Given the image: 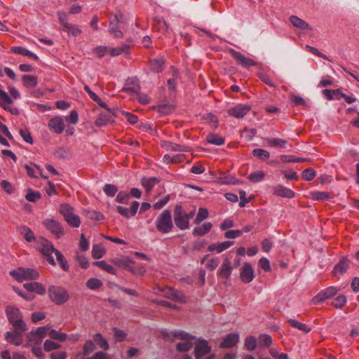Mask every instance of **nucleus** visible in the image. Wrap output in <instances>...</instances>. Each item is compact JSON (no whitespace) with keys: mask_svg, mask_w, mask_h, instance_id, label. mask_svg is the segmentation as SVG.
<instances>
[{"mask_svg":"<svg viewBox=\"0 0 359 359\" xmlns=\"http://www.w3.org/2000/svg\"><path fill=\"white\" fill-rule=\"evenodd\" d=\"M6 314L14 330H22L23 328H27L22 319V313L18 308L13 306H7Z\"/></svg>","mask_w":359,"mask_h":359,"instance_id":"nucleus-1","label":"nucleus"},{"mask_svg":"<svg viewBox=\"0 0 359 359\" xmlns=\"http://www.w3.org/2000/svg\"><path fill=\"white\" fill-rule=\"evenodd\" d=\"M59 211L70 226L77 228L80 226V217L79 215L75 214L73 207L67 203L62 204L60 207Z\"/></svg>","mask_w":359,"mask_h":359,"instance_id":"nucleus-2","label":"nucleus"},{"mask_svg":"<svg viewBox=\"0 0 359 359\" xmlns=\"http://www.w3.org/2000/svg\"><path fill=\"white\" fill-rule=\"evenodd\" d=\"M173 226L171 213L168 210H164L156 220V227L161 233H169Z\"/></svg>","mask_w":359,"mask_h":359,"instance_id":"nucleus-3","label":"nucleus"},{"mask_svg":"<svg viewBox=\"0 0 359 359\" xmlns=\"http://www.w3.org/2000/svg\"><path fill=\"white\" fill-rule=\"evenodd\" d=\"M10 275L18 282L29 280H36L39 277V272L30 268L19 267L10 272Z\"/></svg>","mask_w":359,"mask_h":359,"instance_id":"nucleus-4","label":"nucleus"},{"mask_svg":"<svg viewBox=\"0 0 359 359\" xmlns=\"http://www.w3.org/2000/svg\"><path fill=\"white\" fill-rule=\"evenodd\" d=\"M48 295L51 301L57 305L65 304L69 298L65 289L57 286H51L48 288Z\"/></svg>","mask_w":359,"mask_h":359,"instance_id":"nucleus-5","label":"nucleus"},{"mask_svg":"<svg viewBox=\"0 0 359 359\" xmlns=\"http://www.w3.org/2000/svg\"><path fill=\"white\" fill-rule=\"evenodd\" d=\"M211 346L208 341L199 339L195 346L194 353L196 359H213L214 353H210Z\"/></svg>","mask_w":359,"mask_h":359,"instance_id":"nucleus-6","label":"nucleus"},{"mask_svg":"<svg viewBox=\"0 0 359 359\" xmlns=\"http://www.w3.org/2000/svg\"><path fill=\"white\" fill-rule=\"evenodd\" d=\"M36 248L46 257L47 261L50 264L53 265L55 264L52 254L57 250L53 248L50 242L43 238H40L37 241Z\"/></svg>","mask_w":359,"mask_h":359,"instance_id":"nucleus-7","label":"nucleus"},{"mask_svg":"<svg viewBox=\"0 0 359 359\" xmlns=\"http://www.w3.org/2000/svg\"><path fill=\"white\" fill-rule=\"evenodd\" d=\"M172 334L175 338L182 340V341L179 342L177 345V351L186 352L191 348L194 338L191 335L181 330L174 331Z\"/></svg>","mask_w":359,"mask_h":359,"instance_id":"nucleus-8","label":"nucleus"},{"mask_svg":"<svg viewBox=\"0 0 359 359\" xmlns=\"http://www.w3.org/2000/svg\"><path fill=\"white\" fill-rule=\"evenodd\" d=\"M116 263L128 269L136 275H143L146 271V269L143 266L135 265V262L128 257H123L116 261Z\"/></svg>","mask_w":359,"mask_h":359,"instance_id":"nucleus-9","label":"nucleus"},{"mask_svg":"<svg viewBox=\"0 0 359 359\" xmlns=\"http://www.w3.org/2000/svg\"><path fill=\"white\" fill-rule=\"evenodd\" d=\"M43 226L53 234L56 238H59L64 234V230L62 225L53 218H48L43 221Z\"/></svg>","mask_w":359,"mask_h":359,"instance_id":"nucleus-10","label":"nucleus"},{"mask_svg":"<svg viewBox=\"0 0 359 359\" xmlns=\"http://www.w3.org/2000/svg\"><path fill=\"white\" fill-rule=\"evenodd\" d=\"M49 330L50 327L47 325L39 327L36 330L31 331L27 334L29 341L35 344H40L43 339L47 335Z\"/></svg>","mask_w":359,"mask_h":359,"instance_id":"nucleus-11","label":"nucleus"},{"mask_svg":"<svg viewBox=\"0 0 359 359\" xmlns=\"http://www.w3.org/2000/svg\"><path fill=\"white\" fill-rule=\"evenodd\" d=\"M231 56L236 60L237 64L241 65L243 67H249L251 66L255 65L256 62L251 58L245 57L244 55L241 53L231 49L229 50Z\"/></svg>","mask_w":359,"mask_h":359,"instance_id":"nucleus-12","label":"nucleus"},{"mask_svg":"<svg viewBox=\"0 0 359 359\" xmlns=\"http://www.w3.org/2000/svg\"><path fill=\"white\" fill-rule=\"evenodd\" d=\"M27 330V328H23L22 330L13 329V332H7L6 333V341L16 346L22 344V334Z\"/></svg>","mask_w":359,"mask_h":359,"instance_id":"nucleus-13","label":"nucleus"},{"mask_svg":"<svg viewBox=\"0 0 359 359\" xmlns=\"http://www.w3.org/2000/svg\"><path fill=\"white\" fill-rule=\"evenodd\" d=\"M49 130L54 133L61 134L65 129L64 120L60 116H55L50 119L48 123Z\"/></svg>","mask_w":359,"mask_h":359,"instance_id":"nucleus-14","label":"nucleus"},{"mask_svg":"<svg viewBox=\"0 0 359 359\" xmlns=\"http://www.w3.org/2000/svg\"><path fill=\"white\" fill-rule=\"evenodd\" d=\"M251 109L250 106L248 104H237L233 107H231L228 109V114L233 116L236 118H243L245 115H246L250 110Z\"/></svg>","mask_w":359,"mask_h":359,"instance_id":"nucleus-15","label":"nucleus"},{"mask_svg":"<svg viewBox=\"0 0 359 359\" xmlns=\"http://www.w3.org/2000/svg\"><path fill=\"white\" fill-rule=\"evenodd\" d=\"M13 103L12 98L6 92L0 88V107L4 109L10 111L13 114H17L18 111L15 108H12L10 105Z\"/></svg>","mask_w":359,"mask_h":359,"instance_id":"nucleus-16","label":"nucleus"},{"mask_svg":"<svg viewBox=\"0 0 359 359\" xmlns=\"http://www.w3.org/2000/svg\"><path fill=\"white\" fill-rule=\"evenodd\" d=\"M255 278L254 270L250 263L245 262L241 269V279L245 283H249Z\"/></svg>","mask_w":359,"mask_h":359,"instance_id":"nucleus-17","label":"nucleus"},{"mask_svg":"<svg viewBox=\"0 0 359 359\" xmlns=\"http://www.w3.org/2000/svg\"><path fill=\"white\" fill-rule=\"evenodd\" d=\"M113 122H114V114L111 110H107L100 114L95 124L97 126L102 127Z\"/></svg>","mask_w":359,"mask_h":359,"instance_id":"nucleus-18","label":"nucleus"},{"mask_svg":"<svg viewBox=\"0 0 359 359\" xmlns=\"http://www.w3.org/2000/svg\"><path fill=\"white\" fill-rule=\"evenodd\" d=\"M122 15H120V18L118 15H115L114 18L110 20L109 25V31L115 38H121L123 34L119 28V23Z\"/></svg>","mask_w":359,"mask_h":359,"instance_id":"nucleus-19","label":"nucleus"},{"mask_svg":"<svg viewBox=\"0 0 359 359\" xmlns=\"http://www.w3.org/2000/svg\"><path fill=\"white\" fill-rule=\"evenodd\" d=\"M140 203L137 201H133L130 208H127L123 206H117L116 210L122 216L128 218L130 217H133L136 215L137 210L139 208Z\"/></svg>","mask_w":359,"mask_h":359,"instance_id":"nucleus-20","label":"nucleus"},{"mask_svg":"<svg viewBox=\"0 0 359 359\" xmlns=\"http://www.w3.org/2000/svg\"><path fill=\"white\" fill-rule=\"evenodd\" d=\"M337 292V289L334 287H329L320 291L313 299L315 302H321L331 298Z\"/></svg>","mask_w":359,"mask_h":359,"instance_id":"nucleus-21","label":"nucleus"},{"mask_svg":"<svg viewBox=\"0 0 359 359\" xmlns=\"http://www.w3.org/2000/svg\"><path fill=\"white\" fill-rule=\"evenodd\" d=\"M239 334L238 333H230L227 334L220 344L221 348H231L235 346L239 341Z\"/></svg>","mask_w":359,"mask_h":359,"instance_id":"nucleus-22","label":"nucleus"},{"mask_svg":"<svg viewBox=\"0 0 359 359\" xmlns=\"http://www.w3.org/2000/svg\"><path fill=\"white\" fill-rule=\"evenodd\" d=\"M160 182V179L156 177H143L141 180V184L144 188L147 194H149L154 187Z\"/></svg>","mask_w":359,"mask_h":359,"instance_id":"nucleus-23","label":"nucleus"},{"mask_svg":"<svg viewBox=\"0 0 359 359\" xmlns=\"http://www.w3.org/2000/svg\"><path fill=\"white\" fill-rule=\"evenodd\" d=\"M273 194L276 196L287 198H292L295 195L292 189L285 187L281 184L273 187Z\"/></svg>","mask_w":359,"mask_h":359,"instance_id":"nucleus-24","label":"nucleus"},{"mask_svg":"<svg viewBox=\"0 0 359 359\" xmlns=\"http://www.w3.org/2000/svg\"><path fill=\"white\" fill-rule=\"evenodd\" d=\"M232 271L233 268L231 264V261L228 258H225L217 273L222 278L227 279L231 276Z\"/></svg>","mask_w":359,"mask_h":359,"instance_id":"nucleus-25","label":"nucleus"},{"mask_svg":"<svg viewBox=\"0 0 359 359\" xmlns=\"http://www.w3.org/2000/svg\"><path fill=\"white\" fill-rule=\"evenodd\" d=\"M232 245L233 243L231 241H224L220 243H212L208 246V250L210 252L215 251L217 253H221Z\"/></svg>","mask_w":359,"mask_h":359,"instance_id":"nucleus-26","label":"nucleus"},{"mask_svg":"<svg viewBox=\"0 0 359 359\" xmlns=\"http://www.w3.org/2000/svg\"><path fill=\"white\" fill-rule=\"evenodd\" d=\"M11 51L12 53H15V54H18V55H25V56H27V57H32V58H33L35 60H39V57L36 54L32 53L31 51H29L27 48H23L22 46H13V47H12L11 48Z\"/></svg>","mask_w":359,"mask_h":359,"instance_id":"nucleus-27","label":"nucleus"},{"mask_svg":"<svg viewBox=\"0 0 359 359\" xmlns=\"http://www.w3.org/2000/svg\"><path fill=\"white\" fill-rule=\"evenodd\" d=\"M174 222L177 227L180 230H185L189 228V220L187 219V213L180 217H174Z\"/></svg>","mask_w":359,"mask_h":359,"instance_id":"nucleus-28","label":"nucleus"},{"mask_svg":"<svg viewBox=\"0 0 359 359\" xmlns=\"http://www.w3.org/2000/svg\"><path fill=\"white\" fill-rule=\"evenodd\" d=\"M212 224L210 222H205L203 225L194 229L192 234L194 236H201L208 233L212 229Z\"/></svg>","mask_w":359,"mask_h":359,"instance_id":"nucleus-29","label":"nucleus"},{"mask_svg":"<svg viewBox=\"0 0 359 359\" xmlns=\"http://www.w3.org/2000/svg\"><path fill=\"white\" fill-rule=\"evenodd\" d=\"M309 197L314 201H325L330 198V194L327 191H311Z\"/></svg>","mask_w":359,"mask_h":359,"instance_id":"nucleus-30","label":"nucleus"},{"mask_svg":"<svg viewBox=\"0 0 359 359\" xmlns=\"http://www.w3.org/2000/svg\"><path fill=\"white\" fill-rule=\"evenodd\" d=\"M290 22L293 26L300 28L302 29H311L310 26L305 21L298 18L297 16L292 15L290 18Z\"/></svg>","mask_w":359,"mask_h":359,"instance_id":"nucleus-31","label":"nucleus"},{"mask_svg":"<svg viewBox=\"0 0 359 359\" xmlns=\"http://www.w3.org/2000/svg\"><path fill=\"white\" fill-rule=\"evenodd\" d=\"M130 46L126 43L122 44L121 46L117 48H109V54L111 56H117L121 55L123 53H129Z\"/></svg>","mask_w":359,"mask_h":359,"instance_id":"nucleus-32","label":"nucleus"},{"mask_svg":"<svg viewBox=\"0 0 359 359\" xmlns=\"http://www.w3.org/2000/svg\"><path fill=\"white\" fill-rule=\"evenodd\" d=\"M23 85L28 88H34L37 86V77L33 75H24L22 77Z\"/></svg>","mask_w":359,"mask_h":359,"instance_id":"nucleus-33","label":"nucleus"},{"mask_svg":"<svg viewBox=\"0 0 359 359\" xmlns=\"http://www.w3.org/2000/svg\"><path fill=\"white\" fill-rule=\"evenodd\" d=\"M349 264L347 259H342L334 269V275L343 274L348 268Z\"/></svg>","mask_w":359,"mask_h":359,"instance_id":"nucleus-34","label":"nucleus"},{"mask_svg":"<svg viewBox=\"0 0 359 359\" xmlns=\"http://www.w3.org/2000/svg\"><path fill=\"white\" fill-rule=\"evenodd\" d=\"M93 339L100 348L105 351L109 348V345L107 341L100 334L97 333L94 334L93 336Z\"/></svg>","mask_w":359,"mask_h":359,"instance_id":"nucleus-35","label":"nucleus"},{"mask_svg":"<svg viewBox=\"0 0 359 359\" xmlns=\"http://www.w3.org/2000/svg\"><path fill=\"white\" fill-rule=\"evenodd\" d=\"M323 94L329 100H332L334 99H337L338 100H341V92L340 89H337V90L325 89L323 91Z\"/></svg>","mask_w":359,"mask_h":359,"instance_id":"nucleus-36","label":"nucleus"},{"mask_svg":"<svg viewBox=\"0 0 359 359\" xmlns=\"http://www.w3.org/2000/svg\"><path fill=\"white\" fill-rule=\"evenodd\" d=\"M185 158L184 154H177L175 156H170L165 154L163 156V162L165 163H178L182 162Z\"/></svg>","mask_w":359,"mask_h":359,"instance_id":"nucleus-37","label":"nucleus"},{"mask_svg":"<svg viewBox=\"0 0 359 359\" xmlns=\"http://www.w3.org/2000/svg\"><path fill=\"white\" fill-rule=\"evenodd\" d=\"M62 30L67 32L69 35L72 36H77L81 33V29L77 25L71 23L67 24Z\"/></svg>","mask_w":359,"mask_h":359,"instance_id":"nucleus-38","label":"nucleus"},{"mask_svg":"<svg viewBox=\"0 0 359 359\" xmlns=\"http://www.w3.org/2000/svg\"><path fill=\"white\" fill-rule=\"evenodd\" d=\"M164 65L163 58H155L150 61V67L152 71L155 72H160L162 71Z\"/></svg>","mask_w":359,"mask_h":359,"instance_id":"nucleus-39","label":"nucleus"},{"mask_svg":"<svg viewBox=\"0 0 359 359\" xmlns=\"http://www.w3.org/2000/svg\"><path fill=\"white\" fill-rule=\"evenodd\" d=\"M206 140L208 143L219 146L224 143V138L217 134H209Z\"/></svg>","mask_w":359,"mask_h":359,"instance_id":"nucleus-40","label":"nucleus"},{"mask_svg":"<svg viewBox=\"0 0 359 359\" xmlns=\"http://www.w3.org/2000/svg\"><path fill=\"white\" fill-rule=\"evenodd\" d=\"M266 144L273 147L284 148L287 142L280 138H269L266 140Z\"/></svg>","mask_w":359,"mask_h":359,"instance_id":"nucleus-41","label":"nucleus"},{"mask_svg":"<svg viewBox=\"0 0 359 359\" xmlns=\"http://www.w3.org/2000/svg\"><path fill=\"white\" fill-rule=\"evenodd\" d=\"M106 253L105 248L100 245H94L92 249V257L95 259L102 258Z\"/></svg>","mask_w":359,"mask_h":359,"instance_id":"nucleus-42","label":"nucleus"},{"mask_svg":"<svg viewBox=\"0 0 359 359\" xmlns=\"http://www.w3.org/2000/svg\"><path fill=\"white\" fill-rule=\"evenodd\" d=\"M166 297L173 300H176L180 302H184V298L180 292L172 288H168L165 292Z\"/></svg>","mask_w":359,"mask_h":359,"instance_id":"nucleus-43","label":"nucleus"},{"mask_svg":"<svg viewBox=\"0 0 359 359\" xmlns=\"http://www.w3.org/2000/svg\"><path fill=\"white\" fill-rule=\"evenodd\" d=\"M288 323L292 327H296L304 333H309L311 331V328L309 327L306 325L294 319L288 320Z\"/></svg>","mask_w":359,"mask_h":359,"instance_id":"nucleus-44","label":"nucleus"},{"mask_svg":"<svg viewBox=\"0 0 359 359\" xmlns=\"http://www.w3.org/2000/svg\"><path fill=\"white\" fill-rule=\"evenodd\" d=\"M265 173L263 170H257L253 172L248 177V180L252 182H259L264 180Z\"/></svg>","mask_w":359,"mask_h":359,"instance_id":"nucleus-45","label":"nucleus"},{"mask_svg":"<svg viewBox=\"0 0 359 359\" xmlns=\"http://www.w3.org/2000/svg\"><path fill=\"white\" fill-rule=\"evenodd\" d=\"M48 335L51 339L64 341L67 339V335L65 333L59 332L55 330H49Z\"/></svg>","mask_w":359,"mask_h":359,"instance_id":"nucleus-46","label":"nucleus"},{"mask_svg":"<svg viewBox=\"0 0 359 359\" xmlns=\"http://www.w3.org/2000/svg\"><path fill=\"white\" fill-rule=\"evenodd\" d=\"M252 154L262 160H266L270 157L269 152L263 149H253Z\"/></svg>","mask_w":359,"mask_h":359,"instance_id":"nucleus-47","label":"nucleus"},{"mask_svg":"<svg viewBox=\"0 0 359 359\" xmlns=\"http://www.w3.org/2000/svg\"><path fill=\"white\" fill-rule=\"evenodd\" d=\"M208 211L206 208H200L195 219V223L196 224H199L203 220L208 217Z\"/></svg>","mask_w":359,"mask_h":359,"instance_id":"nucleus-48","label":"nucleus"},{"mask_svg":"<svg viewBox=\"0 0 359 359\" xmlns=\"http://www.w3.org/2000/svg\"><path fill=\"white\" fill-rule=\"evenodd\" d=\"M94 265L99 266L100 268L102 269L104 271L114 274L115 273V269L108 264H107L104 261H97L94 262Z\"/></svg>","mask_w":359,"mask_h":359,"instance_id":"nucleus-49","label":"nucleus"},{"mask_svg":"<svg viewBox=\"0 0 359 359\" xmlns=\"http://www.w3.org/2000/svg\"><path fill=\"white\" fill-rule=\"evenodd\" d=\"M257 339L253 336L248 337L245 340V346L249 351H253L257 346Z\"/></svg>","mask_w":359,"mask_h":359,"instance_id":"nucleus-50","label":"nucleus"},{"mask_svg":"<svg viewBox=\"0 0 359 359\" xmlns=\"http://www.w3.org/2000/svg\"><path fill=\"white\" fill-rule=\"evenodd\" d=\"M93 53L98 57H102L109 53V47L100 46L93 49Z\"/></svg>","mask_w":359,"mask_h":359,"instance_id":"nucleus-51","label":"nucleus"},{"mask_svg":"<svg viewBox=\"0 0 359 359\" xmlns=\"http://www.w3.org/2000/svg\"><path fill=\"white\" fill-rule=\"evenodd\" d=\"M55 255L56 256V259L57 262H59L60 266L64 271H67L69 269L68 264L64 257V256L62 255V253L59 251H55Z\"/></svg>","mask_w":359,"mask_h":359,"instance_id":"nucleus-52","label":"nucleus"},{"mask_svg":"<svg viewBox=\"0 0 359 359\" xmlns=\"http://www.w3.org/2000/svg\"><path fill=\"white\" fill-rule=\"evenodd\" d=\"M154 29L160 32H165L168 29V25L163 19L156 20Z\"/></svg>","mask_w":359,"mask_h":359,"instance_id":"nucleus-53","label":"nucleus"},{"mask_svg":"<svg viewBox=\"0 0 359 359\" xmlns=\"http://www.w3.org/2000/svg\"><path fill=\"white\" fill-rule=\"evenodd\" d=\"M95 345L91 340H88L83 345V354L87 355L95 350Z\"/></svg>","mask_w":359,"mask_h":359,"instance_id":"nucleus-54","label":"nucleus"},{"mask_svg":"<svg viewBox=\"0 0 359 359\" xmlns=\"http://www.w3.org/2000/svg\"><path fill=\"white\" fill-rule=\"evenodd\" d=\"M346 303V297L344 295H339L332 302V305L336 307L341 309Z\"/></svg>","mask_w":359,"mask_h":359,"instance_id":"nucleus-55","label":"nucleus"},{"mask_svg":"<svg viewBox=\"0 0 359 359\" xmlns=\"http://www.w3.org/2000/svg\"><path fill=\"white\" fill-rule=\"evenodd\" d=\"M103 190H104V193L106 194V195H107L108 196H111V197L114 196L118 191L116 186H114L113 184H105Z\"/></svg>","mask_w":359,"mask_h":359,"instance_id":"nucleus-56","label":"nucleus"},{"mask_svg":"<svg viewBox=\"0 0 359 359\" xmlns=\"http://www.w3.org/2000/svg\"><path fill=\"white\" fill-rule=\"evenodd\" d=\"M259 343L262 346H269L272 343V338L269 334H260L259 336Z\"/></svg>","mask_w":359,"mask_h":359,"instance_id":"nucleus-57","label":"nucleus"},{"mask_svg":"<svg viewBox=\"0 0 359 359\" xmlns=\"http://www.w3.org/2000/svg\"><path fill=\"white\" fill-rule=\"evenodd\" d=\"M130 195L126 191H120L116 198V201L119 203L127 204Z\"/></svg>","mask_w":359,"mask_h":359,"instance_id":"nucleus-58","label":"nucleus"},{"mask_svg":"<svg viewBox=\"0 0 359 359\" xmlns=\"http://www.w3.org/2000/svg\"><path fill=\"white\" fill-rule=\"evenodd\" d=\"M102 285V282L97 278H90L86 283V286L90 290H95Z\"/></svg>","mask_w":359,"mask_h":359,"instance_id":"nucleus-59","label":"nucleus"},{"mask_svg":"<svg viewBox=\"0 0 359 359\" xmlns=\"http://www.w3.org/2000/svg\"><path fill=\"white\" fill-rule=\"evenodd\" d=\"M170 201V195H166L163 198L156 202L153 205V208L156 210H160L163 208Z\"/></svg>","mask_w":359,"mask_h":359,"instance_id":"nucleus-60","label":"nucleus"},{"mask_svg":"<svg viewBox=\"0 0 359 359\" xmlns=\"http://www.w3.org/2000/svg\"><path fill=\"white\" fill-rule=\"evenodd\" d=\"M60 347V344L55 343L53 341L49 340V339L46 340L43 344V348H44L45 351H52L54 349H57V348H59Z\"/></svg>","mask_w":359,"mask_h":359,"instance_id":"nucleus-61","label":"nucleus"},{"mask_svg":"<svg viewBox=\"0 0 359 359\" xmlns=\"http://www.w3.org/2000/svg\"><path fill=\"white\" fill-rule=\"evenodd\" d=\"M155 109L158 113L163 115L169 114L172 111V107L167 104L158 105L155 107Z\"/></svg>","mask_w":359,"mask_h":359,"instance_id":"nucleus-62","label":"nucleus"},{"mask_svg":"<svg viewBox=\"0 0 359 359\" xmlns=\"http://www.w3.org/2000/svg\"><path fill=\"white\" fill-rule=\"evenodd\" d=\"M316 172L312 168H307L302 172V177L306 181L312 180L316 177Z\"/></svg>","mask_w":359,"mask_h":359,"instance_id":"nucleus-63","label":"nucleus"},{"mask_svg":"<svg viewBox=\"0 0 359 359\" xmlns=\"http://www.w3.org/2000/svg\"><path fill=\"white\" fill-rule=\"evenodd\" d=\"M25 198L30 202H35L41 198L40 193L29 190L25 196Z\"/></svg>","mask_w":359,"mask_h":359,"instance_id":"nucleus-64","label":"nucleus"}]
</instances>
